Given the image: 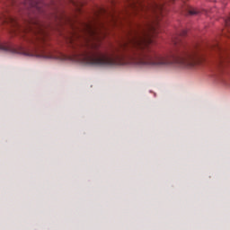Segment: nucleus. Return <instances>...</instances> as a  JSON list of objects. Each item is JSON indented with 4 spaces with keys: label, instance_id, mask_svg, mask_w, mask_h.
Listing matches in <instances>:
<instances>
[{
    "label": "nucleus",
    "instance_id": "1",
    "mask_svg": "<svg viewBox=\"0 0 230 230\" xmlns=\"http://www.w3.org/2000/svg\"><path fill=\"white\" fill-rule=\"evenodd\" d=\"M175 0H127L123 17L128 24L126 37L117 47L103 51L102 40L105 39V22L118 23L120 16L114 10L96 6L85 22H81L69 39L70 46L76 49L78 60L92 66H118L128 60L137 66H170L179 64L190 67V45L184 41L188 31L172 36L173 50L161 55L152 44L154 37L161 31L163 17L168 3Z\"/></svg>",
    "mask_w": 230,
    "mask_h": 230
},
{
    "label": "nucleus",
    "instance_id": "2",
    "mask_svg": "<svg viewBox=\"0 0 230 230\" xmlns=\"http://www.w3.org/2000/svg\"><path fill=\"white\" fill-rule=\"evenodd\" d=\"M24 6L27 8L26 18L19 22L17 18L12 16L8 12L0 15V21L3 24H7L13 28V33H30L32 38H29V41L32 46L29 49V52L22 50L20 53L26 57H42L46 53L44 46L48 40V27L39 19L38 13H46V10L49 5L44 3V0H25Z\"/></svg>",
    "mask_w": 230,
    "mask_h": 230
},
{
    "label": "nucleus",
    "instance_id": "3",
    "mask_svg": "<svg viewBox=\"0 0 230 230\" xmlns=\"http://www.w3.org/2000/svg\"><path fill=\"white\" fill-rule=\"evenodd\" d=\"M54 19H56L57 21H58V22H60V24H70L72 26V28H75L73 26V22L71 21V18H68L67 16H66V14H62V15H58V14H55L54 15Z\"/></svg>",
    "mask_w": 230,
    "mask_h": 230
},
{
    "label": "nucleus",
    "instance_id": "4",
    "mask_svg": "<svg viewBox=\"0 0 230 230\" xmlns=\"http://www.w3.org/2000/svg\"><path fill=\"white\" fill-rule=\"evenodd\" d=\"M72 4L74 6H75L76 10H78L79 13H82L81 6H84V3H76L75 1H72Z\"/></svg>",
    "mask_w": 230,
    "mask_h": 230
},
{
    "label": "nucleus",
    "instance_id": "5",
    "mask_svg": "<svg viewBox=\"0 0 230 230\" xmlns=\"http://www.w3.org/2000/svg\"><path fill=\"white\" fill-rule=\"evenodd\" d=\"M188 13L189 15H199V11H197V9L190 8Z\"/></svg>",
    "mask_w": 230,
    "mask_h": 230
}]
</instances>
